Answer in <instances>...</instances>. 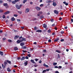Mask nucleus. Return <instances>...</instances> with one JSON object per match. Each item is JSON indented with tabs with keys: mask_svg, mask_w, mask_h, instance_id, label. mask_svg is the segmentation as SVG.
I'll return each mask as SVG.
<instances>
[{
	"mask_svg": "<svg viewBox=\"0 0 73 73\" xmlns=\"http://www.w3.org/2000/svg\"><path fill=\"white\" fill-rule=\"evenodd\" d=\"M18 13H19V14H21L22 13V12L21 11H18Z\"/></svg>",
	"mask_w": 73,
	"mask_h": 73,
	"instance_id": "nucleus-35",
	"label": "nucleus"
},
{
	"mask_svg": "<svg viewBox=\"0 0 73 73\" xmlns=\"http://www.w3.org/2000/svg\"><path fill=\"white\" fill-rule=\"evenodd\" d=\"M7 62H8V63L9 64H11V61H9L8 60H7L6 61Z\"/></svg>",
	"mask_w": 73,
	"mask_h": 73,
	"instance_id": "nucleus-19",
	"label": "nucleus"
},
{
	"mask_svg": "<svg viewBox=\"0 0 73 73\" xmlns=\"http://www.w3.org/2000/svg\"><path fill=\"white\" fill-rule=\"evenodd\" d=\"M20 45L21 46H24L25 45V44L24 42H22L20 43Z\"/></svg>",
	"mask_w": 73,
	"mask_h": 73,
	"instance_id": "nucleus-7",
	"label": "nucleus"
},
{
	"mask_svg": "<svg viewBox=\"0 0 73 73\" xmlns=\"http://www.w3.org/2000/svg\"><path fill=\"white\" fill-rule=\"evenodd\" d=\"M17 21H18V22H20V21H21L20 19H17Z\"/></svg>",
	"mask_w": 73,
	"mask_h": 73,
	"instance_id": "nucleus-49",
	"label": "nucleus"
},
{
	"mask_svg": "<svg viewBox=\"0 0 73 73\" xmlns=\"http://www.w3.org/2000/svg\"><path fill=\"white\" fill-rule=\"evenodd\" d=\"M25 66H27L28 65V62L26 61V62H25Z\"/></svg>",
	"mask_w": 73,
	"mask_h": 73,
	"instance_id": "nucleus-27",
	"label": "nucleus"
},
{
	"mask_svg": "<svg viewBox=\"0 0 73 73\" xmlns=\"http://www.w3.org/2000/svg\"><path fill=\"white\" fill-rule=\"evenodd\" d=\"M41 62H42V61H41V60H40V61L39 62V64H41Z\"/></svg>",
	"mask_w": 73,
	"mask_h": 73,
	"instance_id": "nucleus-55",
	"label": "nucleus"
},
{
	"mask_svg": "<svg viewBox=\"0 0 73 73\" xmlns=\"http://www.w3.org/2000/svg\"><path fill=\"white\" fill-rule=\"evenodd\" d=\"M22 48L23 49H26V47L25 46H23L22 47Z\"/></svg>",
	"mask_w": 73,
	"mask_h": 73,
	"instance_id": "nucleus-42",
	"label": "nucleus"
},
{
	"mask_svg": "<svg viewBox=\"0 0 73 73\" xmlns=\"http://www.w3.org/2000/svg\"><path fill=\"white\" fill-rule=\"evenodd\" d=\"M22 38H23V36H20L19 37V39L21 40V39H22Z\"/></svg>",
	"mask_w": 73,
	"mask_h": 73,
	"instance_id": "nucleus-37",
	"label": "nucleus"
},
{
	"mask_svg": "<svg viewBox=\"0 0 73 73\" xmlns=\"http://www.w3.org/2000/svg\"><path fill=\"white\" fill-rule=\"evenodd\" d=\"M16 7L17 9H20V7H19V6L17 5H16Z\"/></svg>",
	"mask_w": 73,
	"mask_h": 73,
	"instance_id": "nucleus-4",
	"label": "nucleus"
},
{
	"mask_svg": "<svg viewBox=\"0 0 73 73\" xmlns=\"http://www.w3.org/2000/svg\"><path fill=\"white\" fill-rule=\"evenodd\" d=\"M25 57L23 56V57H22V58H21V61H23V60H25Z\"/></svg>",
	"mask_w": 73,
	"mask_h": 73,
	"instance_id": "nucleus-12",
	"label": "nucleus"
},
{
	"mask_svg": "<svg viewBox=\"0 0 73 73\" xmlns=\"http://www.w3.org/2000/svg\"><path fill=\"white\" fill-rule=\"evenodd\" d=\"M8 42H12V40H11L9 39L8 40Z\"/></svg>",
	"mask_w": 73,
	"mask_h": 73,
	"instance_id": "nucleus-29",
	"label": "nucleus"
},
{
	"mask_svg": "<svg viewBox=\"0 0 73 73\" xmlns=\"http://www.w3.org/2000/svg\"><path fill=\"white\" fill-rule=\"evenodd\" d=\"M43 6H44V4H41L40 5V7H43Z\"/></svg>",
	"mask_w": 73,
	"mask_h": 73,
	"instance_id": "nucleus-43",
	"label": "nucleus"
},
{
	"mask_svg": "<svg viewBox=\"0 0 73 73\" xmlns=\"http://www.w3.org/2000/svg\"><path fill=\"white\" fill-rule=\"evenodd\" d=\"M2 18L3 19H5V15H3V16L2 17Z\"/></svg>",
	"mask_w": 73,
	"mask_h": 73,
	"instance_id": "nucleus-40",
	"label": "nucleus"
},
{
	"mask_svg": "<svg viewBox=\"0 0 73 73\" xmlns=\"http://www.w3.org/2000/svg\"><path fill=\"white\" fill-rule=\"evenodd\" d=\"M34 30H37V27H35L34 28Z\"/></svg>",
	"mask_w": 73,
	"mask_h": 73,
	"instance_id": "nucleus-48",
	"label": "nucleus"
},
{
	"mask_svg": "<svg viewBox=\"0 0 73 73\" xmlns=\"http://www.w3.org/2000/svg\"><path fill=\"white\" fill-rule=\"evenodd\" d=\"M62 20V18L60 17L59 18V20Z\"/></svg>",
	"mask_w": 73,
	"mask_h": 73,
	"instance_id": "nucleus-63",
	"label": "nucleus"
},
{
	"mask_svg": "<svg viewBox=\"0 0 73 73\" xmlns=\"http://www.w3.org/2000/svg\"><path fill=\"white\" fill-rule=\"evenodd\" d=\"M13 16H15V17H17V16H18V15L17 14H14Z\"/></svg>",
	"mask_w": 73,
	"mask_h": 73,
	"instance_id": "nucleus-39",
	"label": "nucleus"
},
{
	"mask_svg": "<svg viewBox=\"0 0 73 73\" xmlns=\"http://www.w3.org/2000/svg\"><path fill=\"white\" fill-rule=\"evenodd\" d=\"M40 19H43V18H44V16H43V15L41 16L40 17Z\"/></svg>",
	"mask_w": 73,
	"mask_h": 73,
	"instance_id": "nucleus-33",
	"label": "nucleus"
},
{
	"mask_svg": "<svg viewBox=\"0 0 73 73\" xmlns=\"http://www.w3.org/2000/svg\"><path fill=\"white\" fill-rule=\"evenodd\" d=\"M15 19L14 18V17H13L11 18V21H15Z\"/></svg>",
	"mask_w": 73,
	"mask_h": 73,
	"instance_id": "nucleus-14",
	"label": "nucleus"
},
{
	"mask_svg": "<svg viewBox=\"0 0 73 73\" xmlns=\"http://www.w3.org/2000/svg\"><path fill=\"white\" fill-rule=\"evenodd\" d=\"M50 70V69H46V71H49V70Z\"/></svg>",
	"mask_w": 73,
	"mask_h": 73,
	"instance_id": "nucleus-58",
	"label": "nucleus"
},
{
	"mask_svg": "<svg viewBox=\"0 0 73 73\" xmlns=\"http://www.w3.org/2000/svg\"><path fill=\"white\" fill-rule=\"evenodd\" d=\"M25 58L26 59H28V58H29L28 57V56H26L25 57Z\"/></svg>",
	"mask_w": 73,
	"mask_h": 73,
	"instance_id": "nucleus-56",
	"label": "nucleus"
},
{
	"mask_svg": "<svg viewBox=\"0 0 73 73\" xmlns=\"http://www.w3.org/2000/svg\"><path fill=\"white\" fill-rule=\"evenodd\" d=\"M21 42H23V41H27L26 38H22V39L21 40Z\"/></svg>",
	"mask_w": 73,
	"mask_h": 73,
	"instance_id": "nucleus-1",
	"label": "nucleus"
},
{
	"mask_svg": "<svg viewBox=\"0 0 73 73\" xmlns=\"http://www.w3.org/2000/svg\"><path fill=\"white\" fill-rule=\"evenodd\" d=\"M20 42H21V40H18L17 41V44H20Z\"/></svg>",
	"mask_w": 73,
	"mask_h": 73,
	"instance_id": "nucleus-5",
	"label": "nucleus"
},
{
	"mask_svg": "<svg viewBox=\"0 0 73 73\" xmlns=\"http://www.w3.org/2000/svg\"><path fill=\"white\" fill-rule=\"evenodd\" d=\"M3 5L5 6V7H7L8 6V4H7V3H4L3 4Z\"/></svg>",
	"mask_w": 73,
	"mask_h": 73,
	"instance_id": "nucleus-24",
	"label": "nucleus"
},
{
	"mask_svg": "<svg viewBox=\"0 0 73 73\" xmlns=\"http://www.w3.org/2000/svg\"><path fill=\"white\" fill-rule=\"evenodd\" d=\"M52 5H53V6L55 7V6H56L57 4H56V2H53L52 3Z\"/></svg>",
	"mask_w": 73,
	"mask_h": 73,
	"instance_id": "nucleus-8",
	"label": "nucleus"
},
{
	"mask_svg": "<svg viewBox=\"0 0 73 73\" xmlns=\"http://www.w3.org/2000/svg\"><path fill=\"white\" fill-rule=\"evenodd\" d=\"M29 11V9L28 8H27L26 9L25 12L26 13H28Z\"/></svg>",
	"mask_w": 73,
	"mask_h": 73,
	"instance_id": "nucleus-6",
	"label": "nucleus"
},
{
	"mask_svg": "<svg viewBox=\"0 0 73 73\" xmlns=\"http://www.w3.org/2000/svg\"><path fill=\"white\" fill-rule=\"evenodd\" d=\"M31 62L32 63H33V64H36V63L34 61V60H32V59H31Z\"/></svg>",
	"mask_w": 73,
	"mask_h": 73,
	"instance_id": "nucleus-15",
	"label": "nucleus"
},
{
	"mask_svg": "<svg viewBox=\"0 0 73 73\" xmlns=\"http://www.w3.org/2000/svg\"><path fill=\"white\" fill-rule=\"evenodd\" d=\"M64 41V39H61V40H60V41L61 42H63V41Z\"/></svg>",
	"mask_w": 73,
	"mask_h": 73,
	"instance_id": "nucleus-46",
	"label": "nucleus"
},
{
	"mask_svg": "<svg viewBox=\"0 0 73 73\" xmlns=\"http://www.w3.org/2000/svg\"><path fill=\"white\" fill-rule=\"evenodd\" d=\"M7 70L9 72H10L11 71V69H9V68H7Z\"/></svg>",
	"mask_w": 73,
	"mask_h": 73,
	"instance_id": "nucleus-23",
	"label": "nucleus"
},
{
	"mask_svg": "<svg viewBox=\"0 0 73 73\" xmlns=\"http://www.w3.org/2000/svg\"><path fill=\"white\" fill-rule=\"evenodd\" d=\"M7 62H4V65L5 66V65H7Z\"/></svg>",
	"mask_w": 73,
	"mask_h": 73,
	"instance_id": "nucleus-44",
	"label": "nucleus"
},
{
	"mask_svg": "<svg viewBox=\"0 0 73 73\" xmlns=\"http://www.w3.org/2000/svg\"><path fill=\"white\" fill-rule=\"evenodd\" d=\"M27 1V0H24L23 3V4H25Z\"/></svg>",
	"mask_w": 73,
	"mask_h": 73,
	"instance_id": "nucleus-28",
	"label": "nucleus"
},
{
	"mask_svg": "<svg viewBox=\"0 0 73 73\" xmlns=\"http://www.w3.org/2000/svg\"><path fill=\"white\" fill-rule=\"evenodd\" d=\"M35 9H36L37 11H40V10L41 9L39 7H38V6L36 7Z\"/></svg>",
	"mask_w": 73,
	"mask_h": 73,
	"instance_id": "nucleus-3",
	"label": "nucleus"
},
{
	"mask_svg": "<svg viewBox=\"0 0 73 73\" xmlns=\"http://www.w3.org/2000/svg\"><path fill=\"white\" fill-rule=\"evenodd\" d=\"M37 20V19L36 18H35L33 19V21H35V20Z\"/></svg>",
	"mask_w": 73,
	"mask_h": 73,
	"instance_id": "nucleus-54",
	"label": "nucleus"
},
{
	"mask_svg": "<svg viewBox=\"0 0 73 73\" xmlns=\"http://www.w3.org/2000/svg\"><path fill=\"white\" fill-rule=\"evenodd\" d=\"M60 33L61 34H64V32L63 31H61Z\"/></svg>",
	"mask_w": 73,
	"mask_h": 73,
	"instance_id": "nucleus-38",
	"label": "nucleus"
},
{
	"mask_svg": "<svg viewBox=\"0 0 73 73\" xmlns=\"http://www.w3.org/2000/svg\"><path fill=\"white\" fill-rule=\"evenodd\" d=\"M19 35H16L14 37V39H16V38H18L19 37Z\"/></svg>",
	"mask_w": 73,
	"mask_h": 73,
	"instance_id": "nucleus-10",
	"label": "nucleus"
},
{
	"mask_svg": "<svg viewBox=\"0 0 73 73\" xmlns=\"http://www.w3.org/2000/svg\"><path fill=\"white\" fill-rule=\"evenodd\" d=\"M51 40L50 39H49L48 40V42H51Z\"/></svg>",
	"mask_w": 73,
	"mask_h": 73,
	"instance_id": "nucleus-52",
	"label": "nucleus"
},
{
	"mask_svg": "<svg viewBox=\"0 0 73 73\" xmlns=\"http://www.w3.org/2000/svg\"><path fill=\"white\" fill-rule=\"evenodd\" d=\"M61 68H62V66H58V69H61Z\"/></svg>",
	"mask_w": 73,
	"mask_h": 73,
	"instance_id": "nucleus-41",
	"label": "nucleus"
},
{
	"mask_svg": "<svg viewBox=\"0 0 73 73\" xmlns=\"http://www.w3.org/2000/svg\"><path fill=\"white\" fill-rule=\"evenodd\" d=\"M56 52H57L58 53H61V51L58 50H56Z\"/></svg>",
	"mask_w": 73,
	"mask_h": 73,
	"instance_id": "nucleus-25",
	"label": "nucleus"
},
{
	"mask_svg": "<svg viewBox=\"0 0 73 73\" xmlns=\"http://www.w3.org/2000/svg\"><path fill=\"white\" fill-rule=\"evenodd\" d=\"M28 56V57H31V54H29L27 55Z\"/></svg>",
	"mask_w": 73,
	"mask_h": 73,
	"instance_id": "nucleus-53",
	"label": "nucleus"
},
{
	"mask_svg": "<svg viewBox=\"0 0 73 73\" xmlns=\"http://www.w3.org/2000/svg\"><path fill=\"white\" fill-rule=\"evenodd\" d=\"M54 68H58V67L57 66H55Z\"/></svg>",
	"mask_w": 73,
	"mask_h": 73,
	"instance_id": "nucleus-51",
	"label": "nucleus"
},
{
	"mask_svg": "<svg viewBox=\"0 0 73 73\" xmlns=\"http://www.w3.org/2000/svg\"><path fill=\"white\" fill-rule=\"evenodd\" d=\"M57 63H56V62H54L53 63V65L54 66H55V65H57Z\"/></svg>",
	"mask_w": 73,
	"mask_h": 73,
	"instance_id": "nucleus-31",
	"label": "nucleus"
},
{
	"mask_svg": "<svg viewBox=\"0 0 73 73\" xmlns=\"http://www.w3.org/2000/svg\"><path fill=\"white\" fill-rule=\"evenodd\" d=\"M3 12V11L1 10H0V12L2 13Z\"/></svg>",
	"mask_w": 73,
	"mask_h": 73,
	"instance_id": "nucleus-60",
	"label": "nucleus"
},
{
	"mask_svg": "<svg viewBox=\"0 0 73 73\" xmlns=\"http://www.w3.org/2000/svg\"><path fill=\"white\" fill-rule=\"evenodd\" d=\"M63 3L64 4H65V5H66V6L68 5V3H66V2H65V1L63 2Z\"/></svg>",
	"mask_w": 73,
	"mask_h": 73,
	"instance_id": "nucleus-13",
	"label": "nucleus"
},
{
	"mask_svg": "<svg viewBox=\"0 0 73 73\" xmlns=\"http://www.w3.org/2000/svg\"><path fill=\"white\" fill-rule=\"evenodd\" d=\"M35 60L36 61H37L38 60V59L36 58L35 59Z\"/></svg>",
	"mask_w": 73,
	"mask_h": 73,
	"instance_id": "nucleus-61",
	"label": "nucleus"
},
{
	"mask_svg": "<svg viewBox=\"0 0 73 73\" xmlns=\"http://www.w3.org/2000/svg\"><path fill=\"white\" fill-rule=\"evenodd\" d=\"M59 40V38H57L55 40H54V42H57V41H58V40Z\"/></svg>",
	"mask_w": 73,
	"mask_h": 73,
	"instance_id": "nucleus-21",
	"label": "nucleus"
},
{
	"mask_svg": "<svg viewBox=\"0 0 73 73\" xmlns=\"http://www.w3.org/2000/svg\"><path fill=\"white\" fill-rule=\"evenodd\" d=\"M10 13V12L9 11H7L5 12L4 13V15H7V14H8Z\"/></svg>",
	"mask_w": 73,
	"mask_h": 73,
	"instance_id": "nucleus-9",
	"label": "nucleus"
},
{
	"mask_svg": "<svg viewBox=\"0 0 73 73\" xmlns=\"http://www.w3.org/2000/svg\"><path fill=\"white\" fill-rule=\"evenodd\" d=\"M23 52H24V53H25L26 52H27V51H25V50H22Z\"/></svg>",
	"mask_w": 73,
	"mask_h": 73,
	"instance_id": "nucleus-50",
	"label": "nucleus"
},
{
	"mask_svg": "<svg viewBox=\"0 0 73 73\" xmlns=\"http://www.w3.org/2000/svg\"><path fill=\"white\" fill-rule=\"evenodd\" d=\"M43 52H46V50H43Z\"/></svg>",
	"mask_w": 73,
	"mask_h": 73,
	"instance_id": "nucleus-59",
	"label": "nucleus"
},
{
	"mask_svg": "<svg viewBox=\"0 0 73 73\" xmlns=\"http://www.w3.org/2000/svg\"><path fill=\"white\" fill-rule=\"evenodd\" d=\"M58 58H60V56L59 54H58Z\"/></svg>",
	"mask_w": 73,
	"mask_h": 73,
	"instance_id": "nucleus-45",
	"label": "nucleus"
},
{
	"mask_svg": "<svg viewBox=\"0 0 73 73\" xmlns=\"http://www.w3.org/2000/svg\"><path fill=\"white\" fill-rule=\"evenodd\" d=\"M43 27L44 28H46V27H47V26L46 25V24H44L43 25Z\"/></svg>",
	"mask_w": 73,
	"mask_h": 73,
	"instance_id": "nucleus-11",
	"label": "nucleus"
},
{
	"mask_svg": "<svg viewBox=\"0 0 73 73\" xmlns=\"http://www.w3.org/2000/svg\"><path fill=\"white\" fill-rule=\"evenodd\" d=\"M14 50H18V48L17 47H15L14 48Z\"/></svg>",
	"mask_w": 73,
	"mask_h": 73,
	"instance_id": "nucleus-17",
	"label": "nucleus"
},
{
	"mask_svg": "<svg viewBox=\"0 0 73 73\" xmlns=\"http://www.w3.org/2000/svg\"><path fill=\"white\" fill-rule=\"evenodd\" d=\"M2 66L3 69H4L5 68V66L4 65V64H2Z\"/></svg>",
	"mask_w": 73,
	"mask_h": 73,
	"instance_id": "nucleus-22",
	"label": "nucleus"
},
{
	"mask_svg": "<svg viewBox=\"0 0 73 73\" xmlns=\"http://www.w3.org/2000/svg\"><path fill=\"white\" fill-rule=\"evenodd\" d=\"M51 32V31L50 30V29L49 30H48V33H50V32Z\"/></svg>",
	"mask_w": 73,
	"mask_h": 73,
	"instance_id": "nucleus-36",
	"label": "nucleus"
},
{
	"mask_svg": "<svg viewBox=\"0 0 73 73\" xmlns=\"http://www.w3.org/2000/svg\"><path fill=\"white\" fill-rule=\"evenodd\" d=\"M38 14H40V15H41V14H42V11H40L38 13Z\"/></svg>",
	"mask_w": 73,
	"mask_h": 73,
	"instance_id": "nucleus-32",
	"label": "nucleus"
},
{
	"mask_svg": "<svg viewBox=\"0 0 73 73\" xmlns=\"http://www.w3.org/2000/svg\"><path fill=\"white\" fill-rule=\"evenodd\" d=\"M20 1V0H15V3H16L18 1Z\"/></svg>",
	"mask_w": 73,
	"mask_h": 73,
	"instance_id": "nucleus-47",
	"label": "nucleus"
},
{
	"mask_svg": "<svg viewBox=\"0 0 73 73\" xmlns=\"http://www.w3.org/2000/svg\"><path fill=\"white\" fill-rule=\"evenodd\" d=\"M12 3L13 4H15L16 3V2H15V1H12Z\"/></svg>",
	"mask_w": 73,
	"mask_h": 73,
	"instance_id": "nucleus-34",
	"label": "nucleus"
},
{
	"mask_svg": "<svg viewBox=\"0 0 73 73\" xmlns=\"http://www.w3.org/2000/svg\"><path fill=\"white\" fill-rule=\"evenodd\" d=\"M36 32H42V31L41 30H38L36 31Z\"/></svg>",
	"mask_w": 73,
	"mask_h": 73,
	"instance_id": "nucleus-18",
	"label": "nucleus"
},
{
	"mask_svg": "<svg viewBox=\"0 0 73 73\" xmlns=\"http://www.w3.org/2000/svg\"><path fill=\"white\" fill-rule=\"evenodd\" d=\"M54 29L57 31V28L56 27H55L54 28Z\"/></svg>",
	"mask_w": 73,
	"mask_h": 73,
	"instance_id": "nucleus-57",
	"label": "nucleus"
},
{
	"mask_svg": "<svg viewBox=\"0 0 73 73\" xmlns=\"http://www.w3.org/2000/svg\"><path fill=\"white\" fill-rule=\"evenodd\" d=\"M55 73H60L58 71H56L55 72Z\"/></svg>",
	"mask_w": 73,
	"mask_h": 73,
	"instance_id": "nucleus-64",
	"label": "nucleus"
},
{
	"mask_svg": "<svg viewBox=\"0 0 73 73\" xmlns=\"http://www.w3.org/2000/svg\"><path fill=\"white\" fill-rule=\"evenodd\" d=\"M0 54H1V56H3V52L0 51Z\"/></svg>",
	"mask_w": 73,
	"mask_h": 73,
	"instance_id": "nucleus-20",
	"label": "nucleus"
},
{
	"mask_svg": "<svg viewBox=\"0 0 73 73\" xmlns=\"http://www.w3.org/2000/svg\"><path fill=\"white\" fill-rule=\"evenodd\" d=\"M43 65L44 66L46 67V68H48V65H46L45 63L43 64Z\"/></svg>",
	"mask_w": 73,
	"mask_h": 73,
	"instance_id": "nucleus-16",
	"label": "nucleus"
},
{
	"mask_svg": "<svg viewBox=\"0 0 73 73\" xmlns=\"http://www.w3.org/2000/svg\"><path fill=\"white\" fill-rule=\"evenodd\" d=\"M52 2H53L52 1L49 0L48 1L47 3H52Z\"/></svg>",
	"mask_w": 73,
	"mask_h": 73,
	"instance_id": "nucleus-26",
	"label": "nucleus"
},
{
	"mask_svg": "<svg viewBox=\"0 0 73 73\" xmlns=\"http://www.w3.org/2000/svg\"><path fill=\"white\" fill-rule=\"evenodd\" d=\"M54 12L55 14H56V15H58V11H56V10H54Z\"/></svg>",
	"mask_w": 73,
	"mask_h": 73,
	"instance_id": "nucleus-2",
	"label": "nucleus"
},
{
	"mask_svg": "<svg viewBox=\"0 0 73 73\" xmlns=\"http://www.w3.org/2000/svg\"><path fill=\"white\" fill-rule=\"evenodd\" d=\"M46 72V70H43L42 72V73H45V72Z\"/></svg>",
	"mask_w": 73,
	"mask_h": 73,
	"instance_id": "nucleus-30",
	"label": "nucleus"
},
{
	"mask_svg": "<svg viewBox=\"0 0 73 73\" xmlns=\"http://www.w3.org/2000/svg\"><path fill=\"white\" fill-rule=\"evenodd\" d=\"M3 3V1H0V4H2Z\"/></svg>",
	"mask_w": 73,
	"mask_h": 73,
	"instance_id": "nucleus-62",
	"label": "nucleus"
}]
</instances>
